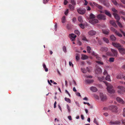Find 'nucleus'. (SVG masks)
I'll list each match as a JSON object with an SVG mask.
<instances>
[{
	"label": "nucleus",
	"instance_id": "f257e3e1",
	"mask_svg": "<svg viewBox=\"0 0 125 125\" xmlns=\"http://www.w3.org/2000/svg\"><path fill=\"white\" fill-rule=\"evenodd\" d=\"M104 82L107 86V89L108 92L110 94L114 93L115 92V91L113 89L112 85L108 83L106 81H104Z\"/></svg>",
	"mask_w": 125,
	"mask_h": 125
},
{
	"label": "nucleus",
	"instance_id": "f03ea898",
	"mask_svg": "<svg viewBox=\"0 0 125 125\" xmlns=\"http://www.w3.org/2000/svg\"><path fill=\"white\" fill-rule=\"evenodd\" d=\"M106 16L103 14H100L97 16V18L99 20H105L106 19Z\"/></svg>",
	"mask_w": 125,
	"mask_h": 125
},
{
	"label": "nucleus",
	"instance_id": "7ed1b4c3",
	"mask_svg": "<svg viewBox=\"0 0 125 125\" xmlns=\"http://www.w3.org/2000/svg\"><path fill=\"white\" fill-rule=\"evenodd\" d=\"M77 11L79 14L81 15L84 14L86 12V10L85 9L81 8H80L77 9Z\"/></svg>",
	"mask_w": 125,
	"mask_h": 125
},
{
	"label": "nucleus",
	"instance_id": "20e7f679",
	"mask_svg": "<svg viewBox=\"0 0 125 125\" xmlns=\"http://www.w3.org/2000/svg\"><path fill=\"white\" fill-rule=\"evenodd\" d=\"M118 89H119L118 91V92L120 94L122 93L123 92H125V88L123 86H119L117 87Z\"/></svg>",
	"mask_w": 125,
	"mask_h": 125
},
{
	"label": "nucleus",
	"instance_id": "39448f33",
	"mask_svg": "<svg viewBox=\"0 0 125 125\" xmlns=\"http://www.w3.org/2000/svg\"><path fill=\"white\" fill-rule=\"evenodd\" d=\"M100 96L101 101H104L107 99L106 96L104 95L102 93H100Z\"/></svg>",
	"mask_w": 125,
	"mask_h": 125
},
{
	"label": "nucleus",
	"instance_id": "423d86ee",
	"mask_svg": "<svg viewBox=\"0 0 125 125\" xmlns=\"http://www.w3.org/2000/svg\"><path fill=\"white\" fill-rule=\"evenodd\" d=\"M69 37L70 38L72 41H74L75 38L76 37V35L74 34H70L69 36Z\"/></svg>",
	"mask_w": 125,
	"mask_h": 125
},
{
	"label": "nucleus",
	"instance_id": "0eeeda50",
	"mask_svg": "<svg viewBox=\"0 0 125 125\" xmlns=\"http://www.w3.org/2000/svg\"><path fill=\"white\" fill-rule=\"evenodd\" d=\"M89 22L93 25L98 22V20L96 19H90L89 21Z\"/></svg>",
	"mask_w": 125,
	"mask_h": 125
},
{
	"label": "nucleus",
	"instance_id": "6e6552de",
	"mask_svg": "<svg viewBox=\"0 0 125 125\" xmlns=\"http://www.w3.org/2000/svg\"><path fill=\"white\" fill-rule=\"evenodd\" d=\"M125 78V74H123L122 73L119 74L116 76V78L118 79H122L123 78Z\"/></svg>",
	"mask_w": 125,
	"mask_h": 125
},
{
	"label": "nucleus",
	"instance_id": "1a4fd4ad",
	"mask_svg": "<svg viewBox=\"0 0 125 125\" xmlns=\"http://www.w3.org/2000/svg\"><path fill=\"white\" fill-rule=\"evenodd\" d=\"M96 33V32L94 30H91L89 31L88 33V35L90 36H93L95 35Z\"/></svg>",
	"mask_w": 125,
	"mask_h": 125
},
{
	"label": "nucleus",
	"instance_id": "9d476101",
	"mask_svg": "<svg viewBox=\"0 0 125 125\" xmlns=\"http://www.w3.org/2000/svg\"><path fill=\"white\" fill-rule=\"evenodd\" d=\"M118 50L119 52L122 54H124L125 53V49L123 48H118Z\"/></svg>",
	"mask_w": 125,
	"mask_h": 125
},
{
	"label": "nucleus",
	"instance_id": "9b49d317",
	"mask_svg": "<svg viewBox=\"0 0 125 125\" xmlns=\"http://www.w3.org/2000/svg\"><path fill=\"white\" fill-rule=\"evenodd\" d=\"M112 44L114 47L117 48H121V45L120 44L117 43L113 42Z\"/></svg>",
	"mask_w": 125,
	"mask_h": 125
},
{
	"label": "nucleus",
	"instance_id": "f8f14e48",
	"mask_svg": "<svg viewBox=\"0 0 125 125\" xmlns=\"http://www.w3.org/2000/svg\"><path fill=\"white\" fill-rule=\"evenodd\" d=\"M113 15L114 16L115 18L116 19V21H118L120 19V17L117 13H114Z\"/></svg>",
	"mask_w": 125,
	"mask_h": 125
},
{
	"label": "nucleus",
	"instance_id": "ddd939ff",
	"mask_svg": "<svg viewBox=\"0 0 125 125\" xmlns=\"http://www.w3.org/2000/svg\"><path fill=\"white\" fill-rule=\"evenodd\" d=\"M111 51L113 53V54L114 56L115 57H117V51L116 50L111 49Z\"/></svg>",
	"mask_w": 125,
	"mask_h": 125
},
{
	"label": "nucleus",
	"instance_id": "4468645a",
	"mask_svg": "<svg viewBox=\"0 0 125 125\" xmlns=\"http://www.w3.org/2000/svg\"><path fill=\"white\" fill-rule=\"evenodd\" d=\"M93 4L96 7H97L99 9H103V7L101 6L98 4L94 2L93 3Z\"/></svg>",
	"mask_w": 125,
	"mask_h": 125
},
{
	"label": "nucleus",
	"instance_id": "2eb2a0df",
	"mask_svg": "<svg viewBox=\"0 0 125 125\" xmlns=\"http://www.w3.org/2000/svg\"><path fill=\"white\" fill-rule=\"evenodd\" d=\"M110 24H112L114 27L116 28H117V26L116 25L115 22L113 20H111L110 21Z\"/></svg>",
	"mask_w": 125,
	"mask_h": 125
},
{
	"label": "nucleus",
	"instance_id": "dca6fc26",
	"mask_svg": "<svg viewBox=\"0 0 125 125\" xmlns=\"http://www.w3.org/2000/svg\"><path fill=\"white\" fill-rule=\"evenodd\" d=\"M101 69L99 68H97L95 70V72L96 74H100L102 73Z\"/></svg>",
	"mask_w": 125,
	"mask_h": 125
},
{
	"label": "nucleus",
	"instance_id": "f3484780",
	"mask_svg": "<svg viewBox=\"0 0 125 125\" xmlns=\"http://www.w3.org/2000/svg\"><path fill=\"white\" fill-rule=\"evenodd\" d=\"M112 110L113 112L117 113V107L116 106H112Z\"/></svg>",
	"mask_w": 125,
	"mask_h": 125
},
{
	"label": "nucleus",
	"instance_id": "a211bd4d",
	"mask_svg": "<svg viewBox=\"0 0 125 125\" xmlns=\"http://www.w3.org/2000/svg\"><path fill=\"white\" fill-rule=\"evenodd\" d=\"M104 13L106 15L109 16L110 17H111V15L109 11L107 10H104Z\"/></svg>",
	"mask_w": 125,
	"mask_h": 125
},
{
	"label": "nucleus",
	"instance_id": "6ab92c4d",
	"mask_svg": "<svg viewBox=\"0 0 125 125\" xmlns=\"http://www.w3.org/2000/svg\"><path fill=\"white\" fill-rule=\"evenodd\" d=\"M116 99L117 101L119 103L122 104H124V102L119 97H117L116 98Z\"/></svg>",
	"mask_w": 125,
	"mask_h": 125
},
{
	"label": "nucleus",
	"instance_id": "aec40b11",
	"mask_svg": "<svg viewBox=\"0 0 125 125\" xmlns=\"http://www.w3.org/2000/svg\"><path fill=\"white\" fill-rule=\"evenodd\" d=\"M100 50L102 52H106L108 51V48L105 47H102L101 48Z\"/></svg>",
	"mask_w": 125,
	"mask_h": 125
},
{
	"label": "nucleus",
	"instance_id": "412c9836",
	"mask_svg": "<svg viewBox=\"0 0 125 125\" xmlns=\"http://www.w3.org/2000/svg\"><path fill=\"white\" fill-rule=\"evenodd\" d=\"M103 33L105 34H108L109 32V31L108 29L102 30Z\"/></svg>",
	"mask_w": 125,
	"mask_h": 125
},
{
	"label": "nucleus",
	"instance_id": "4be33fe9",
	"mask_svg": "<svg viewBox=\"0 0 125 125\" xmlns=\"http://www.w3.org/2000/svg\"><path fill=\"white\" fill-rule=\"evenodd\" d=\"M78 20L80 23L83 22V21L82 17L81 16H79L78 18Z\"/></svg>",
	"mask_w": 125,
	"mask_h": 125
},
{
	"label": "nucleus",
	"instance_id": "5701e85b",
	"mask_svg": "<svg viewBox=\"0 0 125 125\" xmlns=\"http://www.w3.org/2000/svg\"><path fill=\"white\" fill-rule=\"evenodd\" d=\"M91 90L94 92H96L97 91V89L96 88L92 86L90 88Z\"/></svg>",
	"mask_w": 125,
	"mask_h": 125
},
{
	"label": "nucleus",
	"instance_id": "b1692460",
	"mask_svg": "<svg viewBox=\"0 0 125 125\" xmlns=\"http://www.w3.org/2000/svg\"><path fill=\"white\" fill-rule=\"evenodd\" d=\"M88 56L82 54L81 59L83 60H85L88 59Z\"/></svg>",
	"mask_w": 125,
	"mask_h": 125
},
{
	"label": "nucleus",
	"instance_id": "393cba45",
	"mask_svg": "<svg viewBox=\"0 0 125 125\" xmlns=\"http://www.w3.org/2000/svg\"><path fill=\"white\" fill-rule=\"evenodd\" d=\"M93 80L87 79L85 80L86 83L89 84L93 83Z\"/></svg>",
	"mask_w": 125,
	"mask_h": 125
},
{
	"label": "nucleus",
	"instance_id": "a878e982",
	"mask_svg": "<svg viewBox=\"0 0 125 125\" xmlns=\"http://www.w3.org/2000/svg\"><path fill=\"white\" fill-rule=\"evenodd\" d=\"M110 38L113 41H114L116 39L115 37L113 35H111Z\"/></svg>",
	"mask_w": 125,
	"mask_h": 125
},
{
	"label": "nucleus",
	"instance_id": "bb28decb",
	"mask_svg": "<svg viewBox=\"0 0 125 125\" xmlns=\"http://www.w3.org/2000/svg\"><path fill=\"white\" fill-rule=\"evenodd\" d=\"M112 2L115 5H120V6H120V5L121 4H118L117 3V2L116 1V0H111Z\"/></svg>",
	"mask_w": 125,
	"mask_h": 125
},
{
	"label": "nucleus",
	"instance_id": "cd10ccee",
	"mask_svg": "<svg viewBox=\"0 0 125 125\" xmlns=\"http://www.w3.org/2000/svg\"><path fill=\"white\" fill-rule=\"evenodd\" d=\"M89 17L90 19H92L94 18H95V16L93 14L91 13Z\"/></svg>",
	"mask_w": 125,
	"mask_h": 125
},
{
	"label": "nucleus",
	"instance_id": "c85d7f7f",
	"mask_svg": "<svg viewBox=\"0 0 125 125\" xmlns=\"http://www.w3.org/2000/svg\"><path fill=\"white\" fill-rule=\"evenodd\" d=\"M103 3L104 5L106 6L107 7H109L110 4L108 1H106V2H104Z\"/></svg>",
	"mask_w": 125,
	"mask_h": 125
},
{
	"label": "nucleus",
	"instance_id": "c756f323",
	"mask_svg": "<svg viewBox=\"0 0 125 125\" xmlns=\"http://www.w3.org/2000/svg\"><path fill=\"white\" fill-rule=\"evenodd\" d=\"M43 65L44 68L45 69V71L46 72L48 71V69L46 68V65L45 64V63H43Z\"/></svg>",
	"mask_w": 125,
	"mask_h": 125
},
{
	"label": "nucleus",
	"instance_id": "7c9ffc66",
	"mask_svg": "<svg viewBox=\"0 0 125 125\" xmlns=\"http://www.w3.org/2000/svg\"><path fill=\"white\" fill-rule=\"evenodd\" d=\"M105 79L107 81H110L111 80L110 79V76L109 75H107L105 77Z\"/></svg>",
	"mask_w": 125,
	"mask_h": 125
},
{
	"label": "nucleus",
	"instance_id": "2f4dec72",
	"mask_svg": "<svg viewBox=\"0 0 125 125\" xmlns=\"http://www.w3.org/2000/svg\"><path fill=\"white\" fill-rule=\"evenodd\" d=\"M87 52L88 53H91V49L90 47L89 46H87Z\"/></svg>",
	"mask_w": 125,
	"mask_h": 125
},
{
	"label": "nucleus",
	"instance_id": "473e14b6",
	"mask_svg": "<svg viewBox=\"0 0 125 125\" xmlns=\"http://www.w3.org/2000/svg\"><path fill=\"white\" fill-rule=\"evenodd\" d=\"M111 123L112 124H119L120 123V122L119 121H116L115 122H111Z\"/></svg>",
	"mask_w": 125,
	"mask_h": 125
},
{
	"label": "nucleus",
	"instance_id": "72a5a7b5",
	"mask_svg": "<svg viewBox=\"0 0 125 125\" xmlns=\"http://www.w3.org/2000/svg\"><path fill=\"white\" fill-rule=\"evenodd\" d=\"M64 99L67 102H69V103H70L71 102V100L69 98L65 97L64 98Z\"/></svg>",
	"mask_w": 125,
	"mask_h": 125
},
{
	"label": "nucleus",
	"instance_id": "f704fd0d",
	"mask_svg": "<svg viewBox=\"0 0 125 125\" xmlns=\"http://www.w3.org/2000/svg\"><path fill=\"white\" fill-rule=\"evenodd\" d=\"M115 33L118 36L120 37H122V35L121 34H120L117 31L115 32Z\"/></svg>",
	"mask_w": 125,
	"mask_h": 125
},
{
	"label": "nucleus",
	"instance_id": "c9c22d12",
	"mask_svg": "<svg viewBox=\"0 0 125 125\" xmlns=\"http://www.w3.org/2000/svg\"><path fill=\"white\" fill-rule=\"evenodd\" d=\"M74 33L76 34L78 36H79L80 34L79 31L77 30H76L74 31Z\"/></svg>",
	"mask_w": 125,
	"mask_h": 125
},
{
	"label": "nucleus",
	"instance_id": "e433bc0d",
	"mask_svg": "<svg viewBox=\"0 0 125 125\" xmlns=\"http://www.w3.org/2000/svg\"><path fill=\"white\" fill-rule=\"evenodd\" d=\"M103 39L104 41L106 43H108L109 40L107 38H106L105 37H104L103 38Z\"/></svg>",
	"mask_w": 125,
	"mask_h": 125
},
{
	"label": "nucleus",
	"instance_id": "4c0bfd02",
	"mask_svg": "<svg viewBox=\"0 0 125 125\" xmlns=\"http://www.w3.org/2000/svg\"><path fill=\"white\" fill-rule=\"evenodd\" d=\"M95 57L96 58L97 60H98L99 61L101 60V58L99 57L98 55L97 54V55H96Z\"/></svg>",
	"mask_w": 125,
	"mask_h": 125
},
{
	"label": "nucleus",
	"instance_id": "58836bf2",
	"mask_svg": "<svg viewBox=\"0 0 125 125\" xmlns=\"http://www.w3.org/2000/svg\"><path fill=\"white\" fill-rule=\"evenodd\" d=\"M96 62L98 64H100L102 65H103L104 64V63L103 62H101L100 61H96Z\"/></svg>",
	"mask_w": 125,
	"mask_h": 125
},
{
	"label": "nucleus",
	"instance_id": "ea45409f",
	"mask_svg": "<svg viewBox=\"0 0 125 125\" xmlns=\"http://www.w3.org/2000/svg\"><path fill=\"white\" fill-rule=\"evenodd\" d=\"M65 21V17L63 16L62 19V23H64Z\"/></svg>",
	"mask_w": 125,
	"mask_h": 125
},
{
	"label": "nucleus",
	"instance_id": "a19ab883",
	"mask_svg": "<svg viewBox=\"0 0 125 125\" xmlns=\"http://www.w3.org/2000/svg\"><path fill=\"white\" fill-rule=\"evenodd\" d=\"M98 80L100 81H103V80H104V77H98Z\"/></svg>",
	"mask_w": 125,
	"mask_h": 125
},
{
	"label": "nucleus",
	"instance_id": "79ce46f5",
	"mask_svg": "<svg viewBox=\"0 0 125 125\" xmlns=\"http://www.w3.org/2000/svg\"><path fill=\"white\" fill-rule=\"evenodd\" d=\"M66 106L67 109L68 110V112L69 113H70L71 111V110L70 107L68 104H67Z\"/></svg>",
	"mask_w": 125,
	"mask_h": 125
},
{
	"label": "nucleus",
	"instance_id": "37998d69",
	"mask_svg": "<svg viewBox=\"0 0 125 125\" xmlns=\"http://www.w3.org/2000/svg\"><path fill=\"white\" fill-rule=\"evenodd\" d=\"M112 11L114 12V13H116L117 12V10L116 9H115V8H112Z\"/></svg>",
	"mask_w": 125,
	"mask_h": 125
},
{
	"label": "nucleus",
	"instance_id": "c03bdc74",
	"mask_svg": "<svg viewBox=\"0 0 125 125\" xmlns=\"http://www.w3.org/2000/svg\"><path fill=\"white\" fill-rule=\"evenodd\" d=\"M81 71L82 72L84 73H86L87 72L86 70L84 68H82Z\"/></svg>",
	"mask_w": 125,
	"mask_h": 125
},
{
	"label": "nucleus",
	"instance_id": "a18cd8bd",
	"mask_svg": "<svg viewBox=\"0 0 125 125\" xmlns=\"http://www.w3.org/2000/svg\"><path fill=\"white\" fill-rule=\"evenodd\" d=\"M114 58H110L109 61L110 62H113L114 61Z\"/></svg>",
	"mask_w": 125,
	"mask_h": 125
},
{
	"label": "nucleus",
	"instance_id": "49530a36",
	"mask_svg": "<svg viewBox=\"0 0 125 125\" xmlns=\"http://www.w3.org/2000/svg\"><path fill=\"white\" fill-rule=\"evenodd\" d=\"M69 7L71 10H73L74 9V7L73 5L70 4L69 5Z\"/></svg>",
	"mask_w": 125,
	"mask_h": 125
},
{
	"label": "nucleus",
	"instance_id": "de8ad7c7",
	"mask_svg": "<svg viewBox=\"0 0 125 125\" xmlns=\"http://www.w3.org/2000/svg\"><path fill=\"white\" fill-rule=\"evenodd\" d=\"M79 26L83 29L84 28V25L82 23H81L79 24Z\"/></svg>",
	"mask_w": 125,
	"mask_h": 125
},
{
	"label": "nucleus",
	"instance_id": "09e8293b",
	"mask_svg": "<svg viewBox=\"0 0 125 125\" xmlns=\"http://www.w3.org/2000/svg\"><path fill=\"white\" fill-rule=\"evenodd\" d=\"M62 49L63 51L65 52H67L66 47L65 46H63Z\"/></svg>",
	"mask_w": 125,
	"mask_h": 125
},
{
	"label": "nucleus",
	"instance_id": "8fccbe9b",
	"mask_svg": "<svg viewBox=\"0 0 125 125\" xmlns=\"http://www.w3.org/2000/svg\"><path fill=\"white\" fill-rule=\"evenodd\" d=\"M111 30L112 31L115 32H115L117 31L113 27H111Z\"/></svg>",
	"mask_w": 125,
	"mask_h": 125
},
{
	"label": "nucleus",
	"instance_id": "3c124183",
	"mask_svg": "<svg viewBox=\"0 0 125 125\" xmlns=\"http://www.w3.org/2000/svg\"><path fill=\"white\" fill-rule=\"evenodd\" d=\"M71 3L73 5H75L76 4L74 0H71Z\"/></svg>",
	"mask_w": 125,
	"mask_h": 125
},
{
	"label": "nucleus",
	"instance_id": "603ef678",
	"mask_svg": "<svg viewBox=\"0 0 125 125\" xmlns=\"http://www.w3.org/2000/svg\"><path fill=\"white\" fill-rule=\"evenodd\" d=\"M117 24L120 27V28H122V26L121 24L119 21H117Z\"/></svg>",
	"mask_w": 125,
	"mask_h": 125
},
{
	"label": "nucleus",
	"instance_id": "864d4df0",
	"mask_svg": "<svg viewBox=\"0 0 125 125\" xmlns=\"http://www.w3.org/2000/svg\"><path fill=\"white\" fill-rule=\"evenodd\" d=\"M66 27L69 30L71 28L69 24H67V25Z\"/></svg>",
	"mask_w": 125,
	"mask_h": 125
},
{
	"label": "nucleus",
	"instance_id": "5fc2aeb1",
	"mask_svg": "<svg viewBox=\"0 0 125 125\" xmlns=\"http://www.w3.org/2000/svg\"><path fill=\"white\" fill-rule=\"evenodd\" d=\"M120 13H121L123 15H125V12L123 10L120 11Z\"/></svg>",
	"mask_w": 125,
	"mask_h": 125
},
{
	"label": "nucleus",
	"instance_id": "6e6d98bb",
	"mask_svg": "<svg viewBox=\"0 0 125 125\" xmlns=\"http://www.w3.org/2000/svg\"><path fill=\"white\" fill-rule=\"evenodd\" d=\"M94 122L97 125H98V124L97 121L96 120V119L95 118L94 119Z\"/></svg>",
	"mask_w": 125,
	"mask_h": 125
},
{
	"label": "nucleus",
	"instance_id": "4d7b16f0",
	"mask_svg": "<svg viewBox=\"0 0 125 125\" xmlns=\"http://www.w3.org/2000/svg\"><path fill=\"white\" fill-rule=\"evenodd\" d=\"M76 21V18L75 17H74L72 19L73 22L74 23H75Z\"/></svg>",
	"mask_w": 125,
	"mask_h": 125
},
{
	"label": "nucleus",
	"instance_id": "13d9d810",
	"mask_svg": "<svg viewBox=\"0 0 125 125\" xmlns=\"http://www.w3.org/2000/svg\"><path fill=\"white\" fill-rule=\"evenodd\" d=\"M91 53L93 55H94L95 56L97 54L94 51L92 52Z\"/></svg>",
	"mask_w": 125,
	"mask_h": 125
},
{
	"label": "nucleus",
	"instance_id": "bf43d9fd",
	"mask_svg": "<svg viewBox=\"0 0 125 125\" xmlns=\"http://www.w3.org/2000/svg\"><path fill=\"white\" fill-rule=\"evenodd\" d=\"M103 73L104 75H106L107 74V73L106 71V70H104V71Z\"/></svg>",
	"mask_w": 125,
	"mask_h": 125
},
{
	"label": "nucleus",
	"instance_id": "052dcab7",
	"mask_svg": "<svg viewBox=\"0 0 125 125\" xmlns=\"http://www.w3.org/2000/svg\"><path fill=\"white\" fill-rule=\"evenodd\" d=\"M107 55H109L110 56H112V55L111 53L110 52H107Z\"/></svg>",
	"mask_w": 125,
	"mask_h": 125
},
{
	"label": "nucleus",
	"instance_id": "680f3d73",
	"mask_svg": "<svg viewBox=\"0 0 125 125\" xmlns=\"http://www.w3.org/2000/svg\"><path fill=\"white\" fill-rule=\"evenodd\" d=\"M69 65L70 66H71L72 65V67H73V65L72 64V62H71L70 61L69 62Z\"/></svg>",
	"mask_w": 125,
	"mask_h": 125
},
{
	"label": "nucleus",
	"instance_id": "e2e57ef3",
	"mask_svg": "<svg viewBox=\"0 0 125 125\" xmlns=\"http://www.w3.org/2000/svg\"><path fill=\"white\" fill-rule=\"evenodd\" d=\"M123 115L124 116H125V108L124 109Z\"/></svg>",
	"mask_w": 125,
	"mask_h": 125
},
{
	"label": "nucleus",
	"instance_id": "0e129e2a",
	"mask_svg": "<svg viewBox=\"0 0 125 125\" xmlns=\"http://www.w3.org/2000/svg\"><path fill=\"white\" fill-rule=\"evenodd\" d=\"M76 59L77 61L79 60V57L77 55L76 56Z\"/></svg>",
	"mask_w": 125,
	"mask_h": 125
},
{
	"label": "nucleus",
	"instance_id": "69168bd1",
	"mask_svg": "<svg viewBox=\"0 0 125 125\" xmlns=\"http://www.w3.org/2000/svg\"><path fill=\"white\" fill-rule=\"evenodd\" d=\"M67 2H68L66 0H64V5H66L67 4Z\"/></svg>",
	"mask_w": 125,
	"mask_h": 125
},
{
	"label": "nucleus",
	"instance_id": "338daca9",
	"mask_svg": "<svg viewBox=\"0 0 125 125\" xmlns=\"http://www.w3.org/2000/svg\"><path fill=\"white\" fill-rule=\"evenodd\" d=\"M82 40H83V41H87V39H86V37H83L82 39Z\"/></svg>",
	"mask_w": 125,
	"mask_h": 125
},
{
	"label": "nucleus",
	"instance_id": "774afa93",
	"mask_svg": "<svg viewBox=\"0 0 125 125\" xmlns=\"http://www.w3.org/2000/svg\"><path fill=\"white\" fill-rule=\"evenodd\" d=\"M120 31L123 34L124 36L125 37V32L121 30H120Z\"/></svg>",
	"mask_w": 125,
	"mask_h": 125
}]
</instances>
